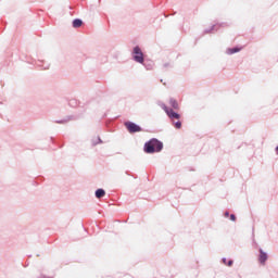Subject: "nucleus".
I'll use <instances>...</instances> for the list:
<instances>
[{
    "label": "nucleus",
    "instance_id": "4",
    "mask_svg": "<svg viewBox=\"0 0 278 278\" xmlns=\"http://www.w3.org/2000/svg\"><path fill=\"white\" fill-rule=\"evenodd\" d=\"M162 108H163L164 112H166V114L169 118H176L177 121H179V118H181V116L178 113H175V111H173L172 109H168V106H166V104H163Z\"/></svg>",
    "mask_w": 278,
    "mask_h": 278
},
{
    "label": "nucleus",
    "instance_id": "12",
    "mask_svg": "<svg viewBox=\"0 0 278 278\" xmlns=\"http://www.w3.org/2000/svg\"><path fill=\"white\" fill-rule=\"evenodd\" d=\"M230 220H236V215H230Z\"/></svg>",
    "mask_w": 278,
    "mask_h": 278
},
{
    "label": "nucleus",
    "instance_id": "14",
    "mask_svg": "<svg viewBox=\"0 0 278 278\" xmlns=\"http://www.w3.org/2000/svg\"><path fill=\"white\" fill-rule=\"evenodd\" d=\"M276 151H277V153H278V146H277V148H276Z\"/></svg>",
    "mask_w": 278,
    "mask_h": 278
},
{
    "label": "nucleus",
    "instance_id": "8",
    "mask_svg": "<svg viewBox=\"0 0 278 278\" xmlns=\"http://www.w3.org/2000/svg\"><path fill=\"white\" fill-rule=\"evenodd\" d=\"M169 103L174 110H179V103H177V100L170 99Z\"/></svg>",
    "mask_w": 278,
    "mask_h": 278
},
{
    "label": "nucleus",
    "instance_id": "2",
    "mask_svg": "<svg viewBox=\"0 0 278 278\" xmlns=\"http://www.w3.org/2000/svg\"><path fill=\"white\" fill-rule=\"evenodd\" d=\"M125 127L129 131V134H138L142 131V128L132 122H126Z\"/></svg>",
    "mask_w": 278,
    "mask_h": 278
},
{
    "label": "nucleus",
    "instance_id": "11",
    "mask_svg": "<svg viewBox=\"0 0 278 278\" xmlns=\"http://www.w3.org/2000/svg\"><path fill=\"white\" fill-rule=\"evenodd\" d=\"M176 129H181V123L178 121L175 123Z\"/></svg>",
    "mask_w": 278,
    "mask_h": 278
},
{
    "label": "nucleus",
    "instance_id": "6",
    "mask_svg": "<svg viewBox=\"0 0 278 278\" xmlns=\"http://www.w3.org/2000/svg\"><path fill=\"white\" fill-rule=\"evenodd\" d=\"M239 51H242V48H228L226 53L228 55H233V53H239Z\"/></svg>",
    "mask_w": 278,
    "mask_h": 278
},
{
    "label": "nucleus",
    "instance_id": "10",
    "mask_svg": "<svg viewBox=\"0 0 278 278\" xmlns=\"http://www.w3.org/2000/svg\"><path fill=\"white\" fill-rule=\"evenodd\" d=\"M224 264H226L227 266H233V261H228L227 263V258L223 260Z\"/></svg>",
    "mask_w": 278,
    "mask_h": 278
},
{
    "label": "nucleus",
    "instance_id": "7",
    "mask_svg": "<svg viewBox=\"0 0 278 278\" xmlns=\"http://www.w3.org/2000/svg\"><path fill=\"white\" fill-rule=\"evenodd\" d=\"M96 197H97V199H103V197H105V190H103V189H98V190L96 191Z\"/></svg>",
    "mask_w": 278,
    "mask_h": 278
},
{
    "label": "nucleus",
    "instance_id": "3",
    "mask_svg": "<svg viewBox=\"0 0 278 278\" xmlns=\"http://www.w3.org/2000/svg\"><path fill=\"white\" fill-rule=\"evenodd\" d=\"M134 60H135V62H138L139 64H142V62H144V54H142V50H140V47H135Z\"/></svg>",
    "mask_w": 278,
    "mask_h": 278
},
{
    "label": "nucleus",
    "instance_id": "9",
    "mask_svg": "<svg viewBox=\"0 0 278 278\" xmlns=\"http://www.w3.org/2000/svg\"><path fill=\"white\" fill-rule=\"evenodd\" d=\"M84 22H81V20H74L73 21V27L78 28L81 27Z\"/></svg>",
    "mask_w": 278,
    "mask_h": 278
},
{
    "label": "nucleus",
    "instance_id": "1",
    "mask_svg": "<svg viewBox=\"0 0 278 278\" xmlns=\"http://www.w3.org/2000/svg\"><path fill=\"white\" fill-rule=\"evenodd\" d=\"M164 149V144L157 139H151L144 143L146 153H160Z\"/></svg>",
    "mask_w": 278,
    "mask_h": 278
},
{
    "label": "nucleus",
    "instance_id": "13",
    "mask_svg": "<svg viewBox=\"0 0 278 278\" xmlns=\"http://www.w3.org/2000/svg\"><path fill=\"white\" fill-rule=\"evenodd\" d=\"M225 216H229V213H226Z\"/></svg>",
    "mask_w": 278,
    "mask_h": 278
},
{
    "label": "nucleus",
    "instance_id": "5",
    "mask_svg": "<svg viewBox=\"0 0 278 278\" xmlns=\"http://www.w3.org/2000/svg\"><path fill=\"white\" fill-rule=\"evenodd\" d=\"M266 260H268V254L264 252V250H260V256H258V262L263 266L266 264Z\"/></svg>",
    "mask_w": 278,
    "mask_h": 278
}]
</instances>
